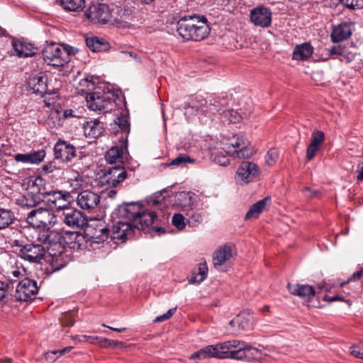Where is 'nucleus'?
Masks as SVG:
<instances>
[{
  "instance_id": "b1692460",
  "label": "nucleus",
  "mask_w": 363,
  "mask_h": 363,
  "mask_svg": "<svg viewBox=\"0 0 363 363\" xmlns=\"http://www.w3.org/2000/svg\"><path fill=\"white\" fill-rule=\"evenodd\" d=\"M100 196L91 191H81L77 197V203L82 209L91 210L95 208L100 203Z\"/></svg>"
},
{
  "instance_id": "c756f323",
  "label": "nucleus",
  "mask_w": 363,
  "mask_h": 363,
  "mask_svg": "<svg viewBox=\"0 0 363 363\" xmlns=\"http://www.w3.org/2000/svg\"><path fill=\"white\" fill-rule=\"evenodd\" d=\"M86 45L94 52H105L111 48L107 40L96 36L86 38Z\"/></svg>"
},
{
  "instance_id": "2eb2a0df",
  "label": "nucleus",
  "mask_w": 363,
  "mask_h": 363,
  "mask_svg": "<svg viewBox=\"0 0 363 363\" xmlns=\"http://www.w3.org/2000/svg\"><path fill=\"white\" fill-rule=\"evenodd\" d=\"M38 292L37 282L33 279L25 278L18 284L13 298L16 301H33Z\"/></svg>"
},
{
  "instance_id": "c03bdc74",
  "label": "nucleus",
  "mask_w": 363,
  "mask_h": 363,
  "mask_svg": "<svg viewBox=\"0 0 363 363\" xmlns=\"http://www.w3.org/2000/svg\"><path fill=\"white\" fill-rule=\"evenodd\" d=\"M279 157V153L276 148L269 149L265 155L266 164L272 167L275 164Z\"/></svg>"
},
{
  "instance_id": "72a5a7b5",
  "label": "nucleus",
  "mask_w": 363,
  "mask_h": 363,
  "mask_svg": "<svg viewBox=\"0 0 363 363\" xmlns=\"http://www.w3.org/2000/svg\"><path fill=\"white\" fill-rule=\"evenodd\" d=\"M75 117L74 111L72 109H66L63 111L62 117L60 116L59 111H55L51 113L48 118V123H50V121H53V126L58 128L62 125L63 120Z\"/></svg>"
},
{
  "instance_id": "864d4df0",
  "label": "nucleus",
  "mask_w": 363,
  "mask_h": 363,
  "mask_svg": "<svg viewBox=\"0 0 363 363\" xmlns=\"http://www.w3.org/2000/svg\"><path fill=\"white\" fill-rule=\"evenodd\" d=\"M176 310H177V307L169 309L166 313L156 317V318L155 319L154 321L155 322H163L166 320H168L174 314V313L176 312Z\"/></svg>"
},
{
  "instance_id": "bb28decb",
  "label": "nucleus",
  "mask_w": 363,
  "mask_h": 363,
  "mask_svg": "<svg viewBox=\"0 0 363 363\" xmlns=\"http://www.w3.org/2000/svg\"><path fill=\"white\" fill-rule=\"evenodd\" d=\"M83 129L85 136L90 138L101 136L105 130L104 123L98 119L86 121L83 124Z\"/></svg>"
},
{
  "instance_id": "4c0bfd02",
  "label": "nucleus",
  "mask_w": 363,
  "mask_h": 363,
  "mask_svg": "<svg viewBox=\"0 0 363 363\" xmlns=\"http://www.w3.org/2000/svg\"><path fill=\"white\" fill-rule=\"evenodd\" d=\"M115 128L111 127L113 132L116 134L120 130L128 134L130 132V123L126 116L122 115L116 118L114 123Z\"/></svg>"
},
{
  "instance_id": "69168bd1",
  "label": "nucleus",
  "mask_w": 363,
  "mask_h": 363,
  "mask_svg": "<svg viewBox=\"0 0 363 363\" xmlns=\"http://www.w3.org/2000/svg\"><path fill=\"white\" fill-rule=\"evenodd\" d=\"M324 299L325 301H329V302H334V301H346V300L345 299L344 297L340 296H332V297H329V296H325Z\"/></svg>"
},
{
  "instance_id": "0e129e2a",
  "label": "nucleus",
  "mask_w": 363,
  "mask_h": 363,
  "mask_svg": "<svg viewBox=\"0 0 363 363\" xmlns=\"http://www.w3.org/2000/svg\"><path fill=\"white\" fill-rule=\"evenodd\" d=\"M238 323L239 327H241L243 330L246 329L248 327V323L245 322L244 323L242 322H240L239 318L233 319L230 320V325H234V324Z\"/></svg>"
},
{
  "instance_id": "49530a36",
  "label": "nucleus",
  "mask_w": 363,
  "mask_h": 363,
  "mask_svg": "<svg viewBox=\"0 0 363 363\" xmlns=\"http://www.w3.org/2000/svg\"><path fill=\"white\" fill-rule=\"evenodd\" d=\"M45 151L44 150H40L29 153L30 163L38 164L43 160L45 157Z\"/></svg>"
},
{
  "instance_id": "de8ad7c7",
  "label": "nucleus",
  "mask_w": 363,
  "mask_h": 363,
  "mask_svg": "<svg viewBox=\"0 0 363 363\" xmlns=\"http://www.w3.org/2000/svg\"><path fill=\"white\" fill-rule=\"evenodd\" d=\"M338 1L350 9H360L363 8V0H338Z\"/></svg>"
},
{
  "instance_id": "473e14b6",
  "label": "nucleus",
  "mask_w": 363,
  "mask_h": 363,
  "mask_svg": "<svg viewBox=\"0 0 363 363\" xmlns=\"http://www.w3.org/2000/svg\"><path fill=\"white\" fill-rule=\"evenodd\" d=\"M47 262L48 266L47 267L46 270L49 273H53L60 270L67 265V257L65 255L52 256L48 259Z\"/></svg>"
},
{
  "instance_id": "2f4dec72",
  "label": "nucleus",
  "mask_w": 363,
  "mask_h": 363,
  "mask_svg": "<svg viewBox=\"0 0 363 363\" xmlns=\"http://www.w3.org/2000/svg\"><path fill=\"white\" fill-rule=\"evenodd\" d=\"M270 201L271 198L269 196H266L252 204L247 212L245 216V220H247L252 218H257L266 208L267 204L270 203Z\"/></svg>"
},
{
  "instance_id": "7ed1b4c3",
  "label": "nucleus",
  "mask_w": 363,
  "mask_h": 363,
  "mask_svg": "<svg viewBox=\"0 0 363 363\" xmlns=\"http://www.w3.org/2000/svg\"><path fill=\"white\" fill-rule=\"evenodd\" d=\"M120 18L113 16V9L106 4H93L86 10L84 15L87 19L94 23L106 24L111 23L117 28H128L131 23L126 21L128 18V10L124 9L120 11Z\"/></svg>"
},
{
  "instance_id": "20e7f679",
  "label": "nucleus",
  "mask_w": 363,
  "mask_h": 363,
  "mask_svg": "<svg viewBox=\"0 0 363 363\" xmlns=\"http://www.w3.org/2000/svg\"><path fill=\"white\" fill-rule=\"evenodd\" d=\"M78 49L69 45L61 46L57 43L48 45L43 50V60L48 65L63 67L70 61V57L75 55Z\"/></svg>"
},
{
  "instance_id": "1a4fd4ad",
  "label": "nucleus",
  "mask_w": 363,
  "mask_h": 363,
  "mask_svg": "<svg viewBox=\"0 0 363 363\" xmlns=\"http://www.w3.org/2000/svg\"><path fill=\"white\" fill-rule=\"evenodd\" d=\"M43 179L37 177L29 181L26 192L16 200V203L23 208H32L42 201L43 196L40 195V186Z\"/></svg>"
},
{
  "instance_id": "774afa93",
  "label": "nucleus",
  "mask_w": 363,
  "mask_h": 363,
  "mask_svg": "<svg viewBox=\"0 0 363 363\" xmlns=\"http://www.w3.org/2000/svg\"><path fill=\"white\" fill-rule=\"evenodd\" d=\"M352 354L357 358L363 359V351H362L360 349H358V350L354 349L352 351Z\"/></svg>"
},
{
  "instance_id": "ddd939ff",
  "label": "nucleus",
  "mask_w": 363,
  "mask_h": 363,
  "mask_svg": "<svg viewBox=\"0 0 363 363\" xmlns=\"http://www.w3.org/2000/svg\"><path fill=\"white\" fill-rule=\"evenodd\" d=\"M227 145L226 152L240 159L250 158L255 153L254 148L243 134L235 135Z\"/></svg>"
},
{
  "instance_id": "3c124183",
  "label": "nucleus",
  "mask_w": 363,
  "mask_h": 363,
  "mask_svg": "<svg viewBox=\"0 0 363 363\" xmlns=\"http://www.w3.org/2000/svg\"><path fill=\"white\" fill-rule=\"evenodd\" d=\"M75 320L72 313H67L61 318V323L64 327H72Z\"/></svg>"
},
{
  "instance_id": "f257e3e1",
  "label": "nucleus",
  "mask_w": 363,
  "mask_h": 363,
  "mask_svg": "<svg viewBox=\"0 0 363 363\" xmlns=\"http://www.w3.org/2000/svg\"><path fill=\"white\" fill-rule=\"evenodd\" d=\"M112 218L114 221L111 238L122 242L134 238L137 233L157 221V213L153 211H145L140 201L119 205L113 212Z\"/></svg>"
},
{
  "instance_id": "a18cd8bd",
  "label": "nucleus",
  "mask_w": 363,
  "mask_h": 363,
  "mask_svg": "<svg viewBox=\"0 0 363 363\" xmlns=\"http://www.w3.org/2000/svg\"><path fill=\"white\" fill-rule=\"evenodd\" d=\"M172 223L179 230H182L186 226L185 218L179 213H175L172 217Z\"/></svg>"
},
{
  "instance_id": "5701e85b",
  "label": "nucleus",
  "mask_w": 363,
  "mask_h": 363,
  "mask_svg": "<svg viewBox=\"0 0 363 363\" xmlns=\"http://www.w3.org/2000/svg\"><path fill=\"white\" fill-rule=\"evenodd\" d=\"M76 147L69 143L59 139L54 146V155L55 159L63 162H70L76 157Z\"/></svg>"
},
{
  "instance_id": "c9c22d12",
  "label": "nucleus",
  "mask_w": 363,
  "mask_h": 363,
  "mask_svg": "<svg viewBox=\"0 0 363 363\" xmlns=\"http://www.w3.org/2000/svg\"><path fill=\"white\" fill-rule=\"evenodd\" d=\"M60 4L65 11L79 12L85 7L84 0H60Z\"/></svg>"
},
{
  "instance_id": "4d7b16f0",
  "label": "nucleus",
  "mask_w": 363,
  "mask_h": 363,
  "mask_svg": "<svg viewBox=\"0 0 363 363\" xmlns=\"http://www.w3.org/2000/svg\"><path fill=\"white\" fill-rule=\"evenodd\" d=\"M14 158L16 162H21L23 163H30L29 153H27V154L18 153L14 156Z\"/></svg>"
},
{
  "instance_id": "052dcab7",
  "label": "nucleus",
  "mask_w": 363,
  "mask_h": 363,
  "mask_svg": "<svg viewBox=\"0 0 363 363\" xmlns=\"http://www.w3.org/2000/svg\"><path fill=\"white\" fill-rule=\"evenodd\" d=\"M41 169L43 172L51 173L56 169V167L54 163L51 162L43 164Z\"/></svg>"
},
{
  "instance_id": "ea45409f",
  "label": "nucleus",
  "mask_w": 363,
  "mask_h": 363,
  "mask_svg": "<svg viewBox=\"0 0 363 363\" xmlns=\"http://www.w3.org/2000/svg\"><path fill=\"white\" fill-rule=\"evenodd\" d=\"M196 160L191 157L187 154H179L176 158L173 159L169 164L168 166H177L184 167L188 164H194Z\"/></svg>"
},
{
  "instance_id": "a878e982",
  "label": "nucleus",
  "mask_w": 363,
  "mask_h": 363,
  "mask_svg": "<svg viewBox=\"0 0 363 363\" xmlns=\"http://www.w3.org/2000/svg\"><path fill=\"white\" fill-rule=\"evenodd\" d=\"M287 289L291 294L308 301L311 300L315 294L314 287L308 284H292L289 283Z\"/></svg>"
},
{
  "instance_id": "f03ea898",
  "label": "nucleus",
  "mask_w": 363,
  "mask_h": 363,
  "mask_svg": "<svg viewBox=\"0 0 363 363\" xmlns=\"http://www.w3.org/2000/svg\"><path fill=\"white\" fill-rule=\"evenodd\" d=\"M177 31L186 40L200 41L208 37L211 28L205 16L187 15L177 21Z\"/></svg>"
},
{
  "instance_id": "9d476101",
  "label": "nucleus",
  "mask_w": 363,
  "mask_h": 363,
  "mask_svg": "<svg viewBox=\"0 0 363 363\" xmlns=\"http://www.w3.org/2000/svg\"><path fill=\"white\" fill-rule=\"evenodd\" d=\"M27 223L34 228H42L44 233L46 230H51L57 222L56 216L48 209L40 208L30 211L26 218Z\"/></svg>"
},
{
  "instance_id": "bf43d9fd",
  "label": "nucleus",
  "mask_w": 363,
  "mask_h": 363,
  "mask_svg": "<svg viewBox=\"0 0 363 363\" xmlns=\"http://www.w3.org/2000/svg\"><path fill=\"white\" fill-rule=\"evenodd\" d=\"M328 51H329V53L330 55H337L344 56L343 55L344 50L340 45L333 46Z\"/></svg>"
},
{
  "instance_id": "393cba45",
  "label": "nucleus",
  "mask_w": 363,
  "mask_h": 363,
  "mask_svg": "<svg viewBox=\"0 0 363 363\" xmlns=\"http://www.w3.org/2000/svg\"><path fill=\"white\" fill-rule=\"evenodd\" d=\"M12 46L16 56L20 58L32 57L37 52L38 50L32 43L18 39H13Z\"/></svg>"
},
{
  "instance_id": "39448f33",
  "label": "nucleus",
  "mask_w": 363,
  "mask_h": 363,
  "mask_svg": "<svg viewBox=\"0 0 363 363\" xmlns=\"http://www.w3.org/2000/svg\"><path fill=\"white\" fill-rule=\"evenodd\" d=\"M215 345L218 359L230 358L242 360L247 357V352L252 350L258 352V350L249 346L245 342L238 340H231Z\"/></svg>"
},
{
  "instance_id": "58836bf2",
  "label": "nucleus",
  "mask_w": 363,
  "mask_h": 363,
  "mask_svg": "<svg viewBox=\"0 0 363 363\" xmlns=\"http://www.w3.org/2000/svg\"><path fill=\"white\" fill-rule=\"evenodd\" d=\"M199 272L193 276L189 282L192 284H200L204 281L208 275V266L206 262H200L199 264Z\"/></svg>"
},
{
  "instance_id": "cd10ccee",
  "label": "nucleus",
  "mask_w": 363,
  "mask_h": 363,
  "mask_svg": "<svg viewBox=\"0 0 363 363\" xmlns=\"http://www.w3.org/2000/svg\"><path fill=\"white\" fill-rule=\"evenodd\" d=\"M351 35L350 23L343 22L333 29L330 37L333 43H339L349 38Z\"/></svg>"
},
{
  "instance_id": "0eeeda50",
  "label": "nucleus",
  "mask_w": 363,
  "mask_h": 363,
  "mask_svg": "<svg viewBox=\"0 0 363 363\" xmlns=\"http://www.w3.org/2000/svg\"><path fill=\"white\" fill-rule=\"evenodd\" d=\"M118 99V95L111 91L89 93L86 97L88 108L99 113L111 112Z\"/></svg>"
},
{
  "instance_id": "4468645a",
  "label": "nucleus",
  "mask_w": 363,
  "mask_h": 363,
  "mask_svg": "<svg viewBox=\"0 0 363 363\" xmlns=\"http://www.w3.org/2000/svg\"><path fill=\"white\" fill-rule=\"evenodd\" d=\"M39 240L46 245V250L50 257L65 255V247L62 242V236L56 230H46L41 233Z\"/></svg>"
},
{
  "instance_id": "a211bd4d",
  "label": "nucleus",
  "mask_w": 363,
  "mask_h": 363,
  "mask_svg": "<svg viewBox=\"0 0 363 363\" xmlns=\"http://www.w3.org/2000/svg\"><path fill=\"white\" fill-rule=\"evenodd\" d=\"M235 251V245L232 243H226L214 252L213 255V264L214 267L220 272H227L225 263L229 261Z\"/></svg>"
},
{
  "instance_id": "423d86ee",
  "label": "nucleus",
  "mask_w": 363,
  "mask_h": 363,
  "mask_svg": "<svg viewBox=\"0 0 363 363\" xmlns=\"http://www.w3.org/2000/svg\"><path fill=\"white\" fill-rule=\"evenodd\" d=\"M228 100L224 96H208L207 98L196 97L191 102V106L197 113L208 117L222 113L223 108L227 106Z\"/></svg>"
},
{
  "instance_id": "e433bc0d",
  "label": "nucleus",
  "mask_w": 363,
  "mask_h": 363,
  "mask_svg": "<svg viewBox=\"0 0 363 363\" xmlns=\"http://www.w3.org/2000/svg\"><path fill=\"white\" fill-rule=\"evenodd\" d=\"M15 220L16 218L13 211L0 208V230L9 227Z\"/></svg>"
},
{
  "instance_id": "a19ab883",
  "label": "nucleus",
  "mask_w": 363,
  "mask_h": 363,
  "mask_svg": "<svg viewBox=\"0 0 363 363\" xmlns=\"http://www.w3.org/2000/svg\"><path fill=\"white\" fill-rule=\"evenodd\" d=\"M9 287L8 283L0 281V301L4 303L11 304L13 301V295L9 294Z\"/></svg>"
},
{
  "instance_id": "09e8293b",
  "label": "nucleus",
  "mask_w": 363,
  "mask_h": 363,
  "mask_svg": "<svg viewBox=\"0 0 363 363\" xmlns=\"http://www.w3.org/2000/svg\"><path fill=\"white\" fill-rule=\"evenodd\" d=\"M71 239L74 240V242L77 245L78 248H81L84 245V242L89 241L84 233L82 234L77 232H73L71 233Z\"/></svg>"
},
{
  "instance_id": "4be33fe9",
  "label": "nucleus",
  "mask_w": 363,
  "mask_h": 363,
  "mask_svg": "<svg viewBox=\"0 0 363 363\" xmlns=\"http://www.w3.org/2000/svg\"><path fill=\"white\" fill-rule=\"evenodd\" d=\"M272 11L269 8L261 6L250 11L251 22L256 26L267 28L272 24Z\"/></svg>"
},
{
  "instance_id": "680f3d73",
  "label": "nucleus",
  "mask_w": 363,
  "mask_h": 363,
  "mask_svg": "<svg viewBox=\"0 0 363 363\" xmlns=\"http://www.w3.org/2000/svg\"><path fill=\"white\" fill-rule=\"evenodd\" d=\"M159 218H157V223H153L149 228H151L152 230L157 233L159 235L164 234L167 233L164 228L157 225L158 224Z\"/></svg>"
},
{
  "instance_id": "338daca9",
  "label": "nucleus",
  "mask_w": 363,
  "mask_h": 363,
  "mask_svg": "<svg viewBox=\"0 0 363 363\" xmlns=\"http://www.w3.org/2000/svg\"><path fill=\"white\" fill-rule=\"evenodd\" d=\"M123 345V342L111 340L110 344L108 345V347L110 348H116L121 347Z\"/></svg>"
},
{
  "instance_id": "f3484780",
  "label": "nucleus",
  "mask_w": 363,
  "mask_h": 363,
  "mask_svg": "<svg viewBox=\"0 0 363 363\" xmlns=\"http://www.w3.org/2000/svg\"><path fill=\"white\" fill-rule=\"evenodd\" d=\"M85 235L89 241L94 243H101L106 241L110 233L109 229L104 225V222L98 220L96 223L85 224Z\"/></svg>"
},
{
  "instance_id": "9b49d317",
  "label": "nucleus",
  "mask_w": 363,
  "mask_h": 363,
  "mask_svg": "<svg viewBox=\"0 0 363 363\" xmlns=\"http://www.w3.org/2000/svg\"><path fill=\"white\" fill-rule=\"evenodd\" d=\"M14 245L19 247V257L30 263L38 264L45 255L43 245L35 242L25 243L22 240H15Z\"/></svg>"
},
{
  "instance_id": "8fccbe9b",
  "label": "nucleus",
  "mask_w": 363,
  "mask_h": 363,
  "mask_svg": "<svg viewBox=\"0 0 363 363\" xmlns=\"http://www.w3.org/2000/svg\"><path fill=\"white\" fill-rule=\"evenodd\" d=\"M320 147L313 145L312 144H310L308 145L306 148V158L308 161L312 160L316 153L320 150Z\"/></svg>"
},
{
  "instance_id": "e2e57ef3",
  "label": "nucleus",
  "mask_w": 363,
  "mask_h": 363,
  "mask_svg": "<svg viewBox=\"0 0 363 363\" xmlns=\"http://www.w3.org/2000/svg\"><path fill=\"white\" fill-rule=\"evenodd\" d=\"M110 339L104 338L99 337V341H98V345L102 347H108V345L110 344Z\"/></svg>"
},
{
  "instance_id": "5fc2aeb1",
  "label": "nucleus",
  "mask_w": 363,
  "mask_h": 363,
  "mask_svg": "<svg viewBox=\"0 0 363 363\" xmlns=\"http://www.w3.org/2000/svg\"><path fill=\"white\" fill-rule=\"evenodd\" d=\"M44 357L45 359V363H52L54 362L60 355L57 354V352L56 350L47 352L44 354Z\"/></svg>"
},
{
  "instance_id": "f8f14e48",
  "label": "nucleus",
  "mask_w": 363,
  "mask_h": 363,
  "mask_svg": "<svg viewBox=\"0 0 363 363\" xmlns=\"http://www.w3.org/2000/svg\"><path fill=\"white\" fill-rule=\"evenodd\" d=\"M40 189V195L43 196L42 201H46L50 205V207L55 208L58 211H62L66 207L69 199L72 198L71 194L69 191L55 190L51 187L48 188L44 179Z\"/></svg>"
},
{
  "instance_id": "603ef678",
  "label": "nucleus",
  "mask_w": 363,
  "mask_h": 363,
  "mask_svg": "<svg viewBox=\"0 0 363 363\" xmlns=\"http://www.w3.org/2000/svg\"><path fill=\"white\" fill-rule=\"evenodd\" d=\"M213 160L216 163L220 166L226 167L230 164V160L228 157L222 154H216L214 156Z\"/></svg>"
},
{
  "instance_id": "6e6d98bb",
  "label": "nucleus",
  "mask_w": 363,
  "mask_h": 363,
  "mask_svg": "<svg viewBox=\"0 0 363 363\" xmlns=\"http://www.w3.org/2000/svg\"><path fill=\"white\" fill-rule=\"evenodd\" d=\"M363 277V268L359 269V271L354 272L352 276L346 281L342 282L340 284V286L342 287L345 284H348L349 282L353 281V280H357Z\"/></svg>"
},
{
  "instance_id": "37998d69",
  "label": "nucleus",
  "mask_w": 363,
  "mask_h": 363,
  "mask_svg": "<svg viewBox=\"0 0 363 363\" xmlns=\"http://www.w3.org/2000/svg\"><path fill=\"white\" fill-rule=\"evenodd\" d=\"M325 133L322 130H315L311 134L310 144L320 147L325 141Z\"/></svg>"
},
{
  "instance_id": "6ab92c4d",
  "label": "nucleus",
  "mask_w": 363,
  "mask_h": 363,
  "mask_svg": "<svg viewBox=\"0 0 363 363\" xmlns=\"http://www.w3.org/2000/svg\"><path fill=\"white\" fill-rule=\"evenodd\" d=\"M62 221L68 227L81 228L86 224V216L79 210L67 206L62 210Z\"/></svg>"
},
{
  "instance_id": "dca6fc26",
  "label": "nucleus",
  "mask_w": 363,
  "mask_h": 363,
  "mask_svg": "<svg viewBox=\"0 0 363 363\" xmlns=\"http://www.w3.org/2000/svg\"><path fill=\"white\" fill-rule=\"evenodd\" d=\"M260 173L258 165L250 161H242L239 165L235 179L240 185L252 182Z\"/></svg>"
},
{
  "instance_id": "aec40b11",
  "label": "nucleus",
  "mask_w": 363,
  "mask_h": 363,
  "mask_svg": "<svg viewBox=\"0 0 363 363\" xmlns=\"http://www.w3.org/2000/svg\"><path fill=\"white\" fill-rule=\"evenodd\" d=\"M127 172L121 165L109 167L100 178L102 184L116 187L127 178Z\"/></svg>"
},
{
  "instance_id": "7c9ffc66",
  "label": "nucleus",
  "mask_w": 363,
  "mask_h": 363,
  "mask_svg": "<svg viewBox=\"0 0 363 363\" xmlns=\"http://www.w3.org/2000/svg\"><path fill=\"white\" fill-rule=\"evenodd\" d=\"M313 52V48L310 43H304L297 45L293 51V60L305 61L307 60Z\"/></svg>"
},
{
  "instance_id": "79ce46f5",
  "label": "nucleus",
  "mask_w": 363,
  "mask_h": 363,
  "mask_svg": "<svg viewBox=\"0 0 363 363\" xmlns=\"http://www.w3.org/2000/svg\"><path fill=\"white\" fill-rule=\"evenodd\" d=\"M221 115L224 118L232 123H239L241 120V116L236 111L233 109L223 111Z\"/></svg>"
},
{
  "instance_id": "6e6552de",
  "label": "nucleus",
  "mask_w": 363,
  "mask_h": 363,
  "mask_svg": "<svg viewBox=\"0 0 363 363\" xmlns=\"http://www.w3.org/2000/svg\"><path fill=\"white\" fill-rule=\"evenodd\" d=\"M178 205L182 210L185 212L187 223L190 226H197L201 224L206 215V212L203 208L195 210L191 192H182L178 197Z\"/></svg>"
},
{
  "instance_id": "13d9d810",
  "label": "nucleus",
  "mask_w": 363,
  "mask_h": 363,
  "mask_svg": "<svg viewBox=\"0 0 363 363\" xmlns=\"http://www.w3.org/2000/svg\"><path fill=\"white\" fill-rule=\"evenodd\" d=\"M302 192L304 194V195L309 198H315L318 196L319 191L318 190H312L309 187H304L302 189Z\"/></svg>"
},
{
  "instance_id": "412c9836",
  "label": "nucleus",
  "mask_w": 363,
  "mask_h": 363,
  "mask_svg": "<svg viewBox=\"0 0 363 363\" xmlns=\"http://www.w3.org/2000/svg\"><path fill=\"white\" fill-rule=\"evenodd\" d=\"M48 77L46 74L40 73L35 76L30 77L28 80V87L33 93L44 96L46 94H55L53 89H50L48 84Z\"/></svg>"
},
{
  "instance_id": "c85d7f7f",
  "label": "nucleus",
  "mask_w": 363,
  "mask_h": 363,
  "mask_svg": "<svg viewBox=\"0 0 363 363\" xmlns=\"http://www.w3.org/2000/svg\"><path fill=\"white\" fill-rule=\"evenodd\" d=\"M127 148L126 142L122 143L119 146H113L105 154V159L108 163L114 164L122 162L124 150Z\"/></svg>"
},
{
  "instance_id": "f704fd0d",
  "label": "nucleus",
  "mask_w": 363,
  "mask_h": 363,
  "mask_svg": "<svg viewBox=\"0 0 363 363\" xmlns=\"http://www.w3.org/2000/svg\"><path fill=\"white\" fill-rule=\"evenodd\" d=\"M216 345H208L206 346L197 352L193 353L190 357L191 359H203L211 357L217 358V352H216Z\"/></svg>"
}]
</instances>
